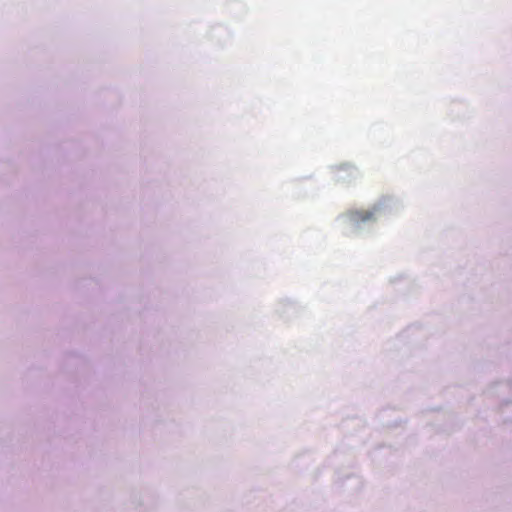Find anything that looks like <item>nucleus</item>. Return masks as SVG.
<instances>
[{
    "instance_id": "obj_1",
    "label": "nucleus",
    "mask_w": 512,
    "mask_h": 512,
    "mask_svg": "<svg viewBox=\"0 0 512 512\" xmlns=\"http://www.w3.org/2000/svg\"><path fill=\"white\" fill-rule=\"evenodd\" d=\"M373 218V212L370 211H357L352 214V220L354 222H365Z\"/></svg>"
}]
</instances>
